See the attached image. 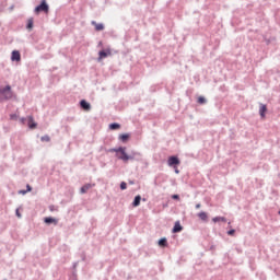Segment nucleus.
Returning <instances> with one entry per match:
<instances>
[{
    "instance_id": "aec40b11",
    "label": "nucleus",
    "mask_w": 280,
    "mask_h": 280,
    "mask_svg": "<svg viewBox=\"0 0 280 280\" xmlns=\"http://www.w3.org/2000/svg\"><path fill=\"white\" fill-rule=\"evenodd\" d=\"M108 128H109V130H119V128H121V124H119V122H110Z\"/></svg>"
},
{
    "instance_id": "4c0bfd02",
    "label": "nucleus",
    "mask_w": 280,
    "mask_h": 280,
    "mask_svg": "<svg viewBox=\"0 0 280 280\" xmlns=\"http://www.w3.org/2000/svg\"><path fill=\"white\" fill-rule=\"evenodd\" d=\"M82 261H86V256L85 255L82 256Z\"/></svg>"
},
{
    "instance_id": "7c9ffc66",
    "label": "nucleus",
    "mask_w": 280,
    "mask_h": 280,
    "mask_svg": "<svg viewBox=\"0 0 280 280\" xmlns=\"http://www.w3.org/2000/svg\"><path fill=\"white\" fill-rule=\"evenodd\" d=\"M228 235L232 236L235 235V229H231L228 231Z\"/></svg>"
},
{
    "instance_id": "a211bd4d",
    "label": "nucleus",
    "mask_w": 280,
    "mask_h": 280,
    "mask_svg": "<svg viewBox=\"0 0 280 280\" xmlns=\"http://www.w3.org/2000/svg\"><path fill=\"white\" fill-rule=\"evenodd\" d=\"M92 25L95 26L96 32H103V30H104V23H97L95 21H92Z\"/></svg>"
},
{
    "instance_id": "ddd939ff",
    "label": "nucleus",
    "mask_w": 280,
    "mask_h": 280,
    "mask_svg": "<svg viewBox=\"0 0 280 280\" xmlns=\"http://www.w3.org/2000/svg\"><path fill=\"white\" fill-rule=\"evenodd\" d=\"M44 222L45 224H48V225H51V224H54L55 226L58 225V219L54 217H45Z\"/></svg>"
},
{
    "instance_id": "6ab92c4d",
    "label": "nucleus",
    "mask_w": 280,
    "mask_h": 280,
    "mask_svg": "<svg viewBox=\"0 0 280 280\" xmlns=\"http://www.w3.org/2000/svg\"><path fill=\"white\" fill-rule=\"evenodd\" d=\"M141 195H137L135 198H133V201H132V207H139L141 205Z\"/></svg>"
},
{
    "instance_id": "a18cd8bd",
    "label": "nucleus",
    "mask_w": 280,
    "mask_h": 280,
    "mask_svg": "<svg viewBox=\"0 0 280 280\" xmlns=\"http://www.w3.org/2000/svg\"><path fill=\"white\" fill-rule=\"evenodd\" d=\"M54 208L50 207V211L52 210Z\"/></svg>"
},
{
    "instance_id": "0eeeda50",
    "label": "nucleus",
    "mask_w": 280,
    "mask_h": 280,
    "mask_svg": "<svg viewBox=\"0 0 280 280\" xmlns=\"http://www.w3.org/2000/svg\"><path fill=\"white\" fill-rule=\"evenodd\" d=\"M110 48H105L98 51V60H104V58H108V56H112Z\"/></svg>"
},
{
    "instance_id": "1a4fd4ad",
    "label": "nucleus",
    "mask_w": 280,
    "mask_h": 280,
    "mask_svg": "<svg viewBox=\"0 0 280 280\" xmlns=\"http://www.w3.org/2000/svg\"><path fill=\"white\" fill-rule=\"evenodd\" d=\"M11 61L12 62H21V51L12 50V52H11Z\"/></svg>"
},
{
    "instance_id": "9b49d317",
    "label": "nucleus",
    "mask_w": 280,
    "mask_h": 280,
    "mask_svg": "<svg viewBox=\"0 0 280 280\" xmlns=\"http://www.w3.org/2000/svg\"><path fill=\"white\" fill-rule=\"evenodd\" d=\"M130 137H132L131 133H120L118 136V141H120V143H128V141H130Z\"/></svg>"
},
{
    "instance_id": "49530a36",
    "label": "nucleus",
    "mask_w": 280,
    "mask_h": 280,
    "mask_svg": "<svg viewBox=\"0 0 280 280\" xmlns=\"http://www.w3.org/2000/svg\"><path fill=\"white\" fill-rule=\"evenodd\" d=\"M54 208L50 207V211L52 210Z\"/></svg>"
},
{
    "instance_id": "cd10ccee",
    "label": "nucleus",
    "mask_w": 280,
    "mask_h": 280,
    "mask_svg": "<svg viewBox=\"0 0 280 280\" xmlns=\"http://www.w3.org/2000/svg\"><path fill=\"white\" fill-rule=\"evenodd\" d=\"M172 200H180V195L174 194L171 196Z\"/></svg>"
},
{
    "instance_id": "37998d69",
    "label": "nucleus",
    "mask_w": 280,
    "mask_h": 280,
    "mask_svg": "<svg viewBox=\"0 0 280 280\" xmlns=\"http://www.w3.org/2000/svg\"><path fill=\"white\" fill-rule=\"evenodd\" d=\"M142 200H143V202H145V198H143Z\"/></svg>"
},
{
    "instance_id": "423d86ee",
    "label": "nucleus",
    "mask_w": 280,
    "mask_h": 280,
    "mask_svg": "<svg viewBox=\"0 0 280 280\" xmlns=\"http://www.w3.org/2000/svg\"><path fill=\"white\" fill-rule=\"evenodd\" d=\"M26 126L30 130H35V128H37L38 124L34 120V116H27Z\"/></svg>"
},
{
    "instance_id": "f257e3e1",
    "label": "nucleus",
    "mask_w": 280,
    "mask_h": 280,
    "mask_svg": "<svg viewBox=\"0 0 280 280\" xmlns=\"http://www.w3.org/2000/svg\"><path fill=\"white\" fill-rule=\"evenodd\" d=\"M0 102H8L15 97L14 92L12 91V85L7 84L4 88H0Z\"/></svg>"
},
{
    "instance_id": "4be33fe9",
    "label": "nucleus",
    "mask_w": 280,
    "mask_h": 280,
    "mask_svg": "<svg viewBox=\"0 0 280 280\" xmlns=\"http://www.w3.org/2000/svg\"><path fill=\"white\" fill-rule=\"evenodd\" d=\"M207 97L205 96H198L197 98V103L200 105V106H205V104H207Z\"/></svg>"
},
{
    "instance_id": "58836bf2",
    "label": "nucleus",
    "mask_w": 280,
    "mask_h": 280,
    "mask_svg": "<svg viewBox=\"0 0 280 280\" xmlns=\"http://www.w3.org/2000/svg\"><path fill=\"white\" fill-rule=\"evenodd\" d=\"M102 46H103V43H102V42H98L97 47H102Z\"/></svg>"
},
{
    "instance_id": "20e7f679",
    "label": "nucleus",
    "mask_w": 280,
    "mask_h": 280,
    "mask_svg": "<svg viewBox=\"0 0 280 280\" xmlns=\"http://www.w3.org/2000/svg\"><path fill=\"white\" fill-rule=\"evenodd\" d=\"M127 148L125 147V150L122 151V155L119 156V161H122V163H128V161H136L132 156V153H129L126 151Z\"/></svg>"
},
{
    "instance_id": "5701e85b",
    "label": "nucleus",
    "mask_w": 280,
    "mask_h": 280,
    "mask_svg": "<svg viewBox=\"0 0 280 280\" xmlns=\"http://www.w3.org/2000/svg\"><path fill=\"white\" fill-rule=\"evenodd\" d=\"M275 40H277V37L272 36V37H266L264 36V42L266 43V45H270V43H275Z\"/></svg>"
},
{
    "instance_id": "bb28decb",
    "label": "nucleus",
    "mask_w": 280,
    "mask_h": 280,
    "mask_svg": "<svg viewBox=\"0 0 280 280\" xmlns=\"http://www.w3.org/2000/svg\"><path fill=\"white\" fill-rule=\"evenodd\" d=\"M21 207L15 209V215L16 218H23V214H21Z\"/></svg>"
},
{
    "instance_id": "4468645a",
    "label": "nucleus",
    "mask_w": 280,
    "mask_h": 280,
    "mask_svg": "<svg viewBox=\"0 0 280 280\" xmlns=\"http://www.w3.org/2000/svg\"><path fill=\"white\" fill-rule=\"evenodd\" d=\"M182 231H183V226L180 224V221H176L172 229V233H180Z\"/></svg>"
},
{
    "instance_id": "dca6fc26",
    "label": "nucleus",
    "mask_w": 280,
    "mask_h": 280,
    "mask_svg": "<svg viewBox=\"0 0 280 280\" xmlns=\"http://www.w3.org/2000/svg\"><path fill=\"white\" fill-rule=\"evenodd\" d=\"M158 245H159L161 248H167V246H170V244L167 243V237H161V238L158 241Z\"/></svg>"
},
{
    "instance_id": "f03ea898",
    "label": "nucleus",
    "mask_w": 280,
    "mask_h": 280,
    "mask_svg": "<svg viewBox=\"0 0 280 280\" xmlns=\"http://www.w3.org/2000/svg\"><path fill=\"white\" fill-rule=\"evenodd\" d=\"M34 12L35 14H40V12L49 14V4L47 3V0H40L39 4L35 7Z\"/></svg>"
},
{
    "instance_id": "393cba45",
    "label": "nucleus",
    "mask_w": 280,
    "mask_h": 280,
    "mask_svg": "<svg viewBox=\"0 0 280 280\" xmlns=\"http://www.w3.org/2000/svg\"><path fill=\"white\" fill-rule=\"evenodd\" d=\"M40 141L49 143V141H51V138L48 135H45L40 138Z\"/></svg>"
},
{
    "instance_id": "c9c22d12",
    "label": "nucleus",
    "mask_w": 280,
    "mask_h": 280,
    "mask_svg": "<svg viewBox=\"0 0 280 280\" xmlns=\"http://www.w3.org/2000/svg\"><path fill=\"white\" fill-rule=\"evenodd\" d=\"M175 170V174H180V171L178 170V166H176V168H174Z\"/></svg>"
},
{
    "instance_id": "a19ab883",
    "label": "nucleus",
    "mask_w": 280,
    "mask_h": 280,
    "mask_svg": "<svg viewBox=\"0 0 280 280\" xmlns=\"http://www.w3.org/2000/svg\"><path fill=\"white\" fill-rule=\"evenodd\" d=\"M9 10H14V5H11V7L9 8Z\"/></svg>"
},
{
    "instance_id": "e433bc0d",
    "label": "nucleus",
    "mask_w": 280,
    "mask_h": 280,
    "mask_svg": "<svg viewBox=\"0 0 280 280\" xmlns=\"http://www.w3.org/2000/svg\"><path fill=\"white\" fill-rule=\"evenodd\" d=\"M201 207H202V205L197 203V205L195 206V209H200Z\"/></svg>"
},
{
    "instance_id": "412c9836",
    "label": "nucleus",
    "mask_w": 280,
    "mask_h": 280,
    "mask_svg": "<svg viewBox=\"0 0 280 280\" xmlns=\"http://www.w3.org/2000/svg\"><path fill=\"white\" fill-rule=\"evenodd\" d=\"M198 218H199V220H202L203 222H207V220H209V215L205 211L199 212Z\"/></svg>"
},
{
    "instance_id": "6e6552de",
    "label": "nucleus",
    "mask_w": 280,
    "mask_h": 280,
    "mask_svg": "<svg viewBox=\"0 0 280 280\" xmlns=\"http://www.w3.org/2000/svg\"><path fill=\"white\" fill-rule=\"evenodd\" d=\"M130 154L132 155V158L138 162L141 163V161H143V153L139 152V151H135L131 150Z\"/></svg>"
},
{
    "instance_id": "c756f323",
    "label": "nucleus",
    "mask_w": 280,
    "mask_h": 280,
    "mask_svg": "<svg viewBox=\"0 0 280 280\" xmlns=\"http://www.w3.org/2000/svg\"><path fill=\"white\" fill-rule=\"evenodd\" d=\"M10 119H11L12 121H15V119H19V116H18L16 114H11V115H10Z\"/></svg>"
},
{
    "instance_id": "2f4dec72",
    "label": "nucleus",
    "mask_w": 280,
    "mask_h": 280,
    "mask_svg": "<svg viewBox=\"0 0 280 280\" xmlns=\"http://www.w3.org/2000/svg\"><path fill=\"white\" fill-rule=\"evenodd\" d=\"M18 194H20L21 196H25V194H27L26 189H21L18 191Z\"/></svg>"
},
{
    "instance_id": "f704fd0d",
    "label": "nucleus",
    "mask_w": 280,
    "mask_h": 280,
    "mask_svg": "<svg viewBox=\"0 0 280 280\" xmlns=\"http://www.w3.org/2000/svg\"><path fill=\"white\" fill-rule=\"evenodd\" d=\"M78 268V261L73 262L72 270H75Z\"/></svg>"
},
{
    "instance_id": "a878e982",
    "label": "nucleus",
    "mask_w": 280,
    "mask_h": 280,
    "mask_svg": "<svg viewBox=\"0 0 280 280\" xmlns=\"http://www.w3.org/2000/svg\"><path fill=\"white\" fill-rule=\"evenodd\" d=\"M126 189H128V184L126 182H121L120 183V190L126 191Z\"/></svg>"
},
{
    "instance_id": "ea45409f",
    "label": "nucleus",
    "mask_w": 280,
    "mask_h": 280,
    "mask_svg": "<svg viewBox=\"0 0 280 280\" xmlns=\"http://www.w3.org/2000/svg\"><path fill=\"white\" fill-rule=\"evenodd\" d=\"M129 185H135V180H129Z\"/></svg>"
},
{
    "instance_id": "7ed1b4c3",
    "label": "nucleus",
    "mask_w": 280,
    "mask_h": 280,
    "mask_svg": "<svg viewBox=\"0 0 280 280\" xmlns=\"http://www.w3.org/2000/svg\"><path fill=\"white\" fill-rule=\"evenodd\" d=\"M167 165H168V167H173V170H176V167H178V165H180V159L178 158V155L168 156Z\"/></svg>"
},
{
    "instance_id": "b1692460",
    "label": "nucleus",
    "mask_w": 280,
    "mask_h": 280,
    "mask_svg": "<svg viewBox=\"0 0 280 280\" xmlns=\"http://www.w3.org/2000/svg\"><path fill=\"white\" fill-rule=\"evenodd\" d=\"M212 221H213L214 223H218V222H226V218H225V217H214V218L212 219Z\"/></svg>"
},
{
    "instance_id": "473e14b6",
    "label": "nucleus",
    "mask_w": 280,
    "mask_h": 280,
    "mask_svg": "<svg viewBox=\"0 0 280 280\" xmlns=\"http://www.w3.org/2000/svg\"><path fill=\"white\" fill-rule=\"evenodd\" d=\"M26 192L30 194V191H32V186L30 184L26 185Z\"/></svg>"
},
{
    "instance_id": "79ce46f5",
    "label": "nucleus",
    "mask_w": 280,
    "mask_h": 280,
    "mask_svg": "<svg viewBox=\"0 0 280 280\" xmlns=\"http://www.w3.org/2000/svg\"><path fill=\"white\" fill-rule=\"evenodd\" d=\"M71 280H78V278H72Z\"/></svg>"
},
{
    "instance_id": "c03bdc74",
    "label": "nucleus",
    "mask_w": 280,
    "mask_h": 280,
    "mask_svg": "<svg viewBox=\"0 0 280 280\" xmlns=\"http://www.w3.org/2000/svg\"><path fill=\"white\" fill-rule=\"evenodd\" d=\"M163 207H167V205H164Z\"/></svg>"
},
{
    "instance_id": "2eb2a0df",
    "label": "nucleus",
    "mask_w": 280,
    "mask_h": 280,
    "mask_svg": "<svg viewBox=\"0 0 280 280\" xmlns=\"http://www.w3.org/2000/svg\"><path fill=\"white\" fill-rule=\"evenodd\" d=\"M95 184H84L81 188H80V194H86V191H89V189H92V187H94Z\"/></svg>"
},
{
    "instance_id": "c85d7f7f",
    "label": "nucleus",
    "mask_w": 280,
    "mask_h": 280,
    "mask_svg": "<svg viewBox=\"0 0 280 280\" xmlns=\"http://www.w3.org/2000/svg\"><path fill=\"white\" fill-rule=\"evenodd\" d=\"M20 124H22L23 126H25V124H27V117H22L20 118Z\"/></svg>"
},
{
    "instance_id": "39448f33",
    "label": "nucleus",
    "mask_w": 280,
    "mask_h": 280,
    "mask_svg": "<svg viewBox=\"0 0 280 280\" xmlns=\"http://www.w3.org/2000/svg\"><path fill=\"white\" fill-rule=\"evenodd\" d=\"M125 149H126V147H121V145H120V147H118V148L108 149L107 152H110V153L115 152V156H116V159H118V161H119V156L122 155Z\"/></svg>"
},
{
    "instance_id": "9d476101",
    "label": "nucleus",
    "mask_w": 280,
    "mask_h": 280,
    "mask_svg": "<svg viewBox=\"0 0 280 280\" xmlns=\"http://www.w3.org/2000/svg\"><path fill=\"white\" fill-rule=\"evenodd\" d=\"M268 113V106L266 104L260 103L259 106V115L261 119H266V114Z\"/></svg>"
},
{
    "instance_id": "f8f14e48",
    "label": "nucleus",
    "mask_w": 280,
    "mask_h": 280,
    "mask_svg": "<svg viewBox=\"0 0 280 280\" xmlns=\"http://www.w3.org/2000/svg\"><path fill=\"white\" fill-rule=\"evenodd\" d=\"M79 105H80V108L82 109V110H91V103H89L86 100H81L80 102H79Z\"/></svg>"
},
{
    "instance_id": "72a5a7b5",
    "label": "nucleus",
    "mask_w": 280,
    "mask_h": 280,
    "mask_svg": "<svg viewBox=\"0 0 280 280\" xmlns=\"http://www.w3.org/2000/svg\"><path fill=\"white\" fill-rule=\"evenodd\" d=\"M72 278H78V270L75 269L72 270Z\"/></svg>"
},
{
    "instance_id": "f3484780",
    "label": "nucleus",
    "mask_w": 280,
    "mask_h": 280,
    "mask_svg": "<svg viewBox=\"0 0 280 280\" xmlns=\"http://www.w3.org/2000/svg\"><path fill=\"white\" fill-rule=\"evenodd\" d=\"M26 30H28V32H32V30H34V18H30L26 22Z\"/></svg>"
}]
</instances>
